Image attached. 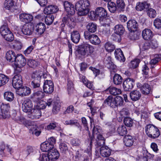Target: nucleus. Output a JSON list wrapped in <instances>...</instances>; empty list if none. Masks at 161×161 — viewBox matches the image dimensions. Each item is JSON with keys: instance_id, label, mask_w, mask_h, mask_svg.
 <instances>
[{"instance_id": "obj_62", "label": "nucleus", "mask_w": 161, "mask_h": 161, "mask_svg": "<svg viewBox=\"0 0 161 161\" xmlns=\"http://www.w3.org/2000/svg\"><path fill=\"white\" fill-rule=\"evenodd\" d=\"M65 124L67 125H76L78 126L79 124L76 120L71 119L65 121Z\"/></svg>"}, {"instance_id": "obj_6", "label": "nucleus", "mask_w": 161, "mask_h": 161, "mask_svg": "<svg viewBox=\"0 0 161 161\" xmlns=\"http://www.w3.org/2000/svg\"><path fill=\"white\" fill-rule=\"evenodd\" d=\"M9 103L4 104L0 102V118L6 119L10 116Z\"/></svg>"}, {"instance_id": "obj_19", "label": "nucleus", "mask_w": 161, "mask_h": 161, "mask_svg": "<svg viewBox=\"0 0 161 161\" xmlns=\"http://www.w3.org/2000/svg\"><path fill=\"white\" fill-rule=\"evenodd\" d=\"M58 10L59 9L57 6L51 5L47 6L44 8V12L47 14H51L56 13Z\"/></svg>"}, {"instance_id": "obj_61", "label": "nucleus", "mask_w": 161, "mask_h": 161, "mask_svg": "<svg viewBox=\"0 0 161 161\" xmlns=\"http://www.w3.org/2000/svg\"><path fill=\"white\" fill-rule=\"evenodd\" d=\"M8 34H7V35H6L3 37L4 38L6 41L8 42H11L14 40V37L13 34L11 32H8Z\"/></svg>"}, {"instance_id": "obj_33", "label": "nucleus", "mask_w": 161, "mask_h": 161, "mask_svg": "<svg viewBox=\"0 0 161 161\" xmlns=\"http://www.w3.org/2000/svg\"><path fill=\"white\" fill-rule=\"evenodd\" d=\"M104 103L105 105L114 108H115L114 105V98H113L112 96H109L104 101Z\"/></svg>"}, {"instance_id": "obj_3", "label": "nucleus", "mask_w": 161, "mask_h": 161, "mask_svg": "<svg viewBox=\"0 0 161 161\" xmlns=\"http://www.w3.org/2000/svg\"><path fill=\"white\" fill-rule=\"evenodd\" d=\"M14 63L15 72L20 73L22 70V68L26 64V61L25 58L21 54H18L16 56Z\"/></svg>"}, {"instance_id": "obj_7", "label": "nucleus", "mask_w": 161, "mask_h": 161, "mask_svg": "<svg viewBox=\"0 0 161 161\" xmlns=\"http://www.w3.org/2000/svg\"><path fill=\"white\" fill-rule=\"evenodd\" d=\"M84 36L85 39L88 40L92 44L97 45L100 43V40L96 35L92 34L89 32L85 31Z\"/></svg>"}, {"instance_id": "obj_58", "label": "nucleus", "mask_w": 161, "mask_h": 161, "mask_svg": "<svg viewBox=\"0 0 161 161\" xmlns=\"http://www.w3.org/2000/svg\"><path fill=\"white\" fill-rule=\"evenodd\" d=\"M10 31L6 25H2L0 28V32L2 35H5L6 32L8 33Z\"/></svg>"}, {"instance_id": "obj_46", "label": "nucleus", "mask_w": 161, "mask_h": 161, "mask_svg": "<svg viewBox=\"0 0 161 161\" xmlns=\"http://www.w3.org/2000/svg\"><path fill=\"white\" fill-rule=\"evenodd\" d=\"M105 48L106 50L109 52L113 51L115 49V46L110 42H107L105 44Z\"/></svg>"}, {"instance_id": "obj_9", "label": "nucleus", "mask_w": 161, "mask_h": 161, "mask_svg": "<svg viewBox=\"0 0 161 161\" xmlns=\"http://www.w3.org/2000/svg\"><path fill=\"white\" fill-rule=\"evenodd\" d=\"M12 84L14 87L17 89L20 88L22 86V77L19 74L15 75L13 78Z\"/></svg>"}, {"instance_id": "obj_15", "label": "nucleus", "mask_w": 161, "mask_h": 161, "mask_svg": "<svg viewBox=\"0 0 161 161\" xmlns=\"http://www.w3.org/2000/svg\"><path fill=\"white\" fill-rule=\"evenodd\" d=\"M34 29L36 34L41 35L45 31L46 26L44 23H39L34 26Z\"/></svg>"}, {"instance_id": "obj_36", "label": "nucleus", "mask_w": 161, "mask_h": 161, "mask_svg": "<svg viewBox=\"0 0 161 161\" xmlns=\"http://www.w3.org/2000/svg\"><path fill=\"white\" fill-rule=\"evenodd\" d=\"M100 134H102V130L101 127L97 125L94 126L92 130V134L93 137H91V139L92 138V141L96 136L99 135Z\"/></svg>"}, {"instance_id": "obj_48", "label": "nucleus", "mask_w": 161, "mask_h": 161, "mask_svg": "<svg viewBox=\"0 0 161 161\" xmlns=\"http://www.w3.org/2000/svg\"><path fill=\"white\" fill-rule=\"evenodd\" d=\"M109 92L110 94L114 96L120 94L121 93L120 89L114 87L109 88Z\"/></svg>"}, {"instance_id": "obj_5", "label": "nucleus", "mask_w": 161, "mask_h": 161, "mask_svg": "<svg viewBox=\"0 0 161 161\" xmlns=\"http://www.w3.org/2000/svg\"><path fill=\"white\" fill-rule=\"evenodd\" d=\"M24 124L26 127H29L30 128V133L36 136H39L41 134L40 129L34 122L26 120Z\"/></svg>"}, {"instance_id": "obj_49", "label": "nucleus", "mask_w": 161, "mask_h": 161, "mask_svg": "<svg viewBox=\"0 0 161 161\" xmlns=\"http://www.w3.org/2000/svg\"><path fill=\"white\" fill-rule=\"evenodd\" d=\"M14 6V2L13 0H5L4 3L5 8L7 9H10Z\"/></svg>"}, {"instance_id": "obj_42", "label": "nucleus", "mask_w": 161, "mask_h": 161, "mask_svg": "<svg viewBox=\"0 0 161 161\" xmlns=\"http://www.w3.org/2000/svg\"><path fill=\"white\" fill-rule=\"evenodd\" d=\"M11 151L8 145L5 146L4 143H2L0 145V154L3 156L4 155L5 152H9Z\"/></svg>"}, {"instance_id": "obj_30", "label": "nucleus", "mask_w": 161, "mask_h": 161, "mask_svg": "<svg viewBox=\"0 0 161 161\" xmlns=\"http://www.w3.org/2000/svg\"><path fill=\"white\" fill-rule=\"evenodd\" d=\"M134 142V139L132 136H126L124 138V142L126 147H131L133 145Z\"/></svg>"}, {"instance_id": "obj_60", "label": "nucleus", "mask_w": 161, "mask_h": 161, "mask_svg": "<svg viewBox=\"0 0 161 161\" xmlns=\"http://www.w3.org/2000/svg\"><path fill=\"white\" fill-rule=\"evenodd\" d=\"M150 47V43L148 42H143L140 45V48H142L143 50H147Z\"/></svg>"}, {"instance_id": "obj_51", "label": "nucleus", "mask_w": 161, "mask_h": 161, "mask_svg": "<svg viewBox=\"0 0 161 161\" xmlns=\"http://www.w3.org/2000/svg\"><path fill=\"white\" fill-rule=\"evenodd\" d=\"M54 16L52 14H47L45 18V21L46 24L48 25H51L54 20Z\"/></svg>"}, {"instance_id": "obj_2", "label": "nucleus", "mask_w": 161, "mask_h": 161, "mask_svg": "<svg viewBox=\"0 0 161 161\" xmlns=\"http://www.w3.org/2000/svg\"><path fill=\"white\" fill-rule=\"evenodd\" d=\"M94 48L91 45L84 43L79 47L78 52L82 57H86L91 56L94 52Z\"/></svg>"}, {"instance_id": "obj_4", "label": "nucleus", "mask_w": 161, "mask_h": 161, "mask_svg": "<svg viewBox=\"0 0 161 161\" xmlns=\"http://www.w3.org/2000/svg\"><path fill=\"white\" fill-rule=\"evenodd\" d=\"M145 131L147 136L152 138H158L160 135L159 130L157 127L153 125H147Z\"/></svg>"}, {"instance_id": "obj_35", "label": "nucleus", "mask_w": 161, "mask_h": 161, "mask_svg": "<svg viewBox=\"0 0 161 161\" xmlns=\"http://www.w3.org/2000/svg\"><path fill=\"white\" fill-rule=\"evenodd\" d=\"M114 33L117 35H122L124 33L125 29L121 25L118 24L115 26L114 28Z\"/></svg>"}, {"instance_id": "obj_26", "label": "nucleus", "mask_w": 161, "mask_h": 161, "mask_svg": "<svg viewBox=\"0 0 161 161\" xmlns=\"http://www.w3.org/2000/svg\"><path fill=\"white\" fill-rule=\"evenodd\" d=\"M100 153L103 157H107L110 155L111 151L108 147L102 146L100 148Z\"/></svg>"}, {"instance_id": "obj_31", "label": "nucleus", "mask_w": 161, "mask_h": 161, "mask_svg": "<svg viewBox=\"0 0 161 161\" xmlns=\"http://www.w3.org/2000/svg\"><path fill=\"white\" fill-rule=\"evenodd\" d=\"M19 90V94L22 96H25L30 94L31 89L28 87L24 86L18 89Z\"/></svg>"}, {"instance_id": "obj_28", "label": "nucleus", "mask_w": 161, "mask_h": 161, "mask_svg": "<svg viewBox=\"0 0 161 161\" xmlns=\"http://www.w3.org/2000/svg\"><path fill=\"white\" fill-rule=\"evenodd\" d=\"M68 144L65 142H61L59 144V148L61 153L65 154L68 151Z\"/></svg>"}, {"instance_id": "obj_41", "label": "nucleus", "mask_w": 161, "mask_h": 161, "mask_svg": "<svg viewBox=\"0 0 161 161\" xmlns=\"http://www.w3.org/2000/svg\"><path fill=\"white\" fill-rule=\"evenodd\" d=\"M9 80V78L8 76L0 74V87L7 83Z\"/></svg>"}, {"instance_id": "obj_1", "label": "nucleus", "mask_w": 161, "mask_h": 161, "mask_svg": "<svg viewBox=\"0 0 161 161\" xmlns=\"http://www.w3.org/2000/svg\"><path fill=\"white\" fill-rule=\"evenodd\" d=\"M90 3L87 0H80L75 4V9L78 11V14L80 15H85L89 12V8Z\"/></svg>"}, {"instance_id": "obj_43", "label": "nucleus", "mask_w": 161, "mask_h": 161, "mask_svg": "<svg viewBox=\"0 0 161 161\" xmlns=\"http://www.w3.org/2000/svg\"><path fill=\"white\" fill-rule=\"evenodd\" d=\"M41 75L39 72H34L32 74L31 81L41 82Z\"/></svg>"}, {"instance_id": "obj_14", "label": "nucleus", "mask_w": 161, "mask_h": 161, "mask_svg": "<svg viewBox=\"0 0 161 161\" xmlns=\"http://www.w3.org/2000/svg\"><path fill=\"white\" fill-rule=\"evenodd\" d=\"M64 6L65 10L68 13V15H72L75 13V9L74 5L71 3L65 1L64 3Z\"/></svg>"}, {"instance_id": "obj_17", "label": "nucleus", "mask_w": 161, "mask_h": 161, "mask_svg": "<svg viewBox=\"0 0 161 161\" xmlns=\"http://www.w3.org/2000/svg\"><path fill=\"white\" fill-rule=\"evenodd\" d=\"M94 15L95 16H98L100 18H105L107 16L106 10L102 7H98L95 10Z\"/></svg>"}, {"instance_id": "obj_59", "label": "nucleus", "mask_w": 161, "mask_h": 161, "mask_svg": "<svg viewBox=\"0 0 161 161\" xmlns=\"http://www.w3.org/2000/svg\"><path fill=\"white\" fill-rule=\"evenodd\" d=\"M27 64L30 67L34 68L37 66L38 63L34 60L31 59L28 61Z\"/></svg>"}, {"instance_id": "obj_10", "label": "nucleus", "mask_w": 161, "mask_h": 161, "mask_svg": "<svg viewBox=\"0 0 161 161\" xmlns=\"http://www.w3.org/2000/svg\"><path fill=\"white\" fill-rule=\"evenodd\" d=\"M135 80L134 79L130 78H128L124 81L123 87L125 91H130L133 87L135 84Z\"/></svg>"}, {"instance_id": "obj_27", "label": "nucleus", "mask_w": 161, "mask_h": 161, "mask_svg": "<svg viewBox=\"0 0 161 161\" xmlns=\"http://www.w3.org/2000/svg\"><path fill=\"white\" fill-rule=\"evenodd\" d=\"M130 96L132 101H136L138 100L141 97V94L138 91L134 90L130 92Z\"/></svg>"}, {"instance_id": "obj_57", "label": "nucleus", "mask_w": 161, "mask_h": 161, "mask_svg": "<svg viewBox=\"0 0 161 161\" xmlns=\"http://www.w3.org/2000/svg\"><path fill=\"white\" fill-rule=\"evenodd\" d=\"M60 108V104L57 102L55 103L53 105L52 109L53 114H57L59 112Z\"/></svg>"}, {"instance_id": "obj_8", "label": "nucleus", "mask_w": 161, "mask_h": 161, "mask_svg": "<svg viewBox=\"0 0 161 161\" xmlns=\"http://www.w3.org/2000/svg\"><path fill=\"white\" fill-rule=\"evenodd\" d=\"M54 88L53 83L51 80H44L43 87L44 92L48 94H51L53 92Z\"/></svg>"}, {"instance_id": "obj_40", "label": "nucleus", "mask_w": 161, "mask_h": 161, "mask_svg": "<svg viewBox=\"0 0 161 161\" xmlns=\"http://www.w3.org/2000/svg\"><path fill=\"white\" fill-rule=\"evenodd\" d=\"M3 96L4 99L8 102H12L14 99V94L11 92L7 91L5 92Z\"/></svg>"}, {"instance_id": "obj_20", "label": "nucleus", "mask_w": 161, "mask_h": 161, "mask_svg": "<svg viewBox=\"0 0 161 161\" xmlns=\"http://www.w3.org/2000/svg\"><path fill=\"white\" fill-rule=\"evenodd\" d=\"M153 34L152 31L148 29H144L142 32L143 38L146 40H149L153 37Z\"/></svg>"}, {"instance_id": "obj_55", "label": "nucleus", "mask_w": 161, "mask_h": 161, "mask_svg": "<svg viewBox=\"0 0 161 161\" xmlns=\"http://www.w3.org/2000/svg\"><path fill=\"white\" fill-rule=\"evenodd\" d=\"M147 11V15L151 18H154L156 15V11L152 8H148Z\"/></svg>"}, {"instance_id": "obj_16", "label": "nucleus", "mask_w": 161, "mask_h": 161, "mask_svg": "<svg viewBox=\"0 0 161 161\" xmlns=\"http://www.w3.org/2000/svg\"><path fill=\"white\" fill-rule=\"evenodd\" d=\"M127 25V28L130 32H134L137 30L138 25L137 22L135 20L133 19L129 20Z\"/></svg>"}, {"instance_id": "obj_50", "label": "nucleus", "mask_w": 161, "mask_h": 161, "mask_svg": "<svg viewBox=\"0 0 161 161\" xmlns=\"http://www.w3.org/2000/svg\"><path fill=\"white\" fill-rule=\"evenodd\" d=\"M140 62L139 59H136L132 61L129 64V66L130 68L135 69L137 68L139 65Z\"/></svg>"}, {"instance_id": "obj_37", "label": "nucleus", "mask_w": 161, "mask_h": 161, "mask_svg": "<svg viewBox=\"0 0 161 161\" xmlns=\"http://www.w3.org/2000/svg\"><path fill=\"white\" fill-rule=\"evenodd\" d=\"M41 150L43 152H48L50 150L53 149V148L52 147L51 145H50L47 142H45L41 144Z\"/></svg>"}, {"instance_id": "obj_23", "label": "nucleus", "mask_w": 161, "mask_h": 161, "mask_svg": "<svg viewBox=\"0 0 161 161\" xmlns=\"http://www.w3.org/2000/svg\"><path fill=\"white\" fill-rule=\"evenodd\" d=\"M28 113L27 116L28 118L31 119H38L42 114L40 110L37 109H34L32 112Z\"/></svg>"}, {"instance_id": "obj_44", "label": "nucleus", "mask_w": 161, "mask_h": 161, "mask_svg": "<svg viewBox=\"0 0 161 161\" xmlns=\"http://www.w3.org/2000/svg\"><path fill=\"white\" fill-rule=\"evenodd\" d=\"M122 78L119 75L117 74H115L113 78L114 83L116 85L121 84L122 82Z\"/></svg>"}, {"instance_id": "obj_39", "label": "nucleus", "mask_w": 161, "mask_h": 161, "mask_svg": "<svg viewBox=\"0 0 161 161\" xmlns=\"http://www.w3.org/2000/svg\"><path fill=\"white\" fill-rule=\"evenodd\" d=\"M124 101L122 97L120 96H117L114 97V105L115 108L118 106L123 105Z\"/></svg>"}, {"instance_id": "obj_52", "label": "nucleus", "mask_w": 161, "mask_h": 161, "mask_svg": "<svg viewBox=\"0 0 161 161\" xmlns=\"http://www.w3.org/2000/svg\"><path fill=\"white\" fill-rule=\"evenodd\" d=\"M124 124L128 127H131L132 126L133 123V120L130 118L125 117L123 120Z\"/></svg>"}, {"instance_id": "obj_47", "label": "nucleus", "mask_w": 161, "mask_h": 161, "mask_svg": "<svg viewBox=\"0 0 161 161\" xmlns=\"http://www.w3.org/2000/svg\"><path fill=\"white\" fill-rule=\"evenodd\" d=\"M44 96V92L42 91H38L33 94V97L34 98L37 99L38 100L43 98Z\"/></svg>"}, {"instance_id": "obj_22", "label": "nucleus", "mask_w": 161, "mask_h": 161, "mask_svg": "<svg viewBox=\"0 0 161 161\" xmlns=\"http://www.w3.org/2000/svg\"><path fill=\"white\" fill-rule=\"evenodd\" d=\"M115 58L121 62H124L125 60V58L123 52L120 48L115 49L114 52Z\"/></svg>"}, {"instance_id": "obj_45", "label": "nucleus", "mask_w": 161, "mask_h": 161, "mask_svg": "<svg viewBox=\"0 0 161 161\" xmlns=\"http://www.w3.org/2000/svg\"><path fill=\"white\" fill-rule=\"evenodd\" d=\"M117 131L120 136L125 137L126 136L125 135L127 132L125 127L123 125L119 127L117 129Z\"/></svg>"}, {"instance_id": "obj_13", "label": "nucleus", "mask_w": 161, "mask_h": 161, "mask_svg": "<svg viewBox=\"0 0 161 161\" xmlns=\"http://www.w3.org/2000/svg\"><path fill=\"white\" fill-rule=\"evenodd\" d=\"M74 19L72 15H66L65 17L63 18L62 22H65L70 28H74L75 25Z\"/></svg>"}, {"instance_id": "obj_18", "label": "nucleus", "mask_w": 161, "mask_h": 161, "mask_svg": "<svg viewBox=\"0 0 161 161\" xmlns=\"http://www.w3.org/2000/svg\"><path fill=\"white\" fill-rule=\"evenodd\" d=\"M11 117L13 120L20 124H25L26 121L25 119L23 116L17 115L15 111H14Z\"/></svg>"}, {"instance_id": "obj_11", "label": "nucleus", "mask_w": 161, "mask_h": 161, "mask_svg": "<svg viewBox=\"0 0 161 161\" xmlns=\"http://www.w3.org/2000/svg\"><path fill=\"white\" fill-rule=\"evenodd\" d=\"M33 104L30 99L25 100L22 103V110L25 113H30L32 108Z\"/></svg>"}, {"instance_id": "obj_34", "label": "nucleus", "mask_w": 161, "mask_h": 161, "mask_svg": "<svg viewBox=\"0 0 161 161\" xmlns=\"http://www.w3.org/2000/svg\"><path fill=\"white\" fill-rule=\"evenodd\" d=\"M149 6L150 4L146 2L139 3H137L136 8L137 11H141L144 9H147Z\"/></svg>"}, {"instance_id": "obj_24", "label": "nucleus", "mask_w": 161, "mask_h": 161, "mask_svg": "<svg viewBox=\"0 0 161 161\" xmlns=\"http://www.w3.org/2000/svg\"><path fill=\"white\" fill-rule=\"evenodd\" d=\"M48 154L49 158L53 161L58 159L59 156V153L54 148L49 151Z\"/></svg>"}, {"instance_id": "obj_64", "label": "nucleus", "mask_w": 161, "mask_h": 161, "mask_svg": "<svg viewBox=\"0 0 161 161\" xmlns=\"http://www.w3.org/2000/svg\"><path fill=\"white\" fill-rule=\"evenodd\" d=\"M39 159L41 161H49L51 160L48 157V154H42L41 155Z\"/></svg>"}, {"instance_id": "obj_12", "label": "nucleus", "mask_w": 161, "mask_h": 161, "mask_svg": "<svg viewBox=\"0 0 161 161\" xmlns=\"http://www.w3.org/2000/svg\"><path fill=\"white\" fill-rule=\"evenodd\" d=\"M34 26L31 24H28L24 25L22 29V32L26 35H30L34 31Z\"/></svg>"}, {"instance_id": "obj_21", "label": "nucleus", "mask_w": 161, "mask_h": 161, "mask_svg": "<svg viewBox=\"0 0 161 161\" xmlns=\"http://www.w3.org/2000/svg\"><path fill=\"white\" fill-rule=\"evenodd\" d=\"M19 19L22 22L29 23L32 20L33 16L31 15L28 14L22 13L19 15Z\"/></svg>"}, {"instance_id": "obj_32", "label": "nucleus", "mask_w": 161, "mask_h": 161, "mask_svg": "<svg viewBox=\"0 0 161 161\" xmlns=\"http://www.w3.org/2000/svg\"><path fill=\"white\" fill-rule=\"evenodd\" d=\"M16 58L15 54L12 51H8L6 54V58L9 62H12L14 61Z\"/></svg>"}, {"instance_id": "obj_38", "label": "nucleus", "mask_w": 161, "mask_h": 161, "mask_svg": "<svg viewBox=\"0 0 161 161\" xmlns=\"http://www.w3.org/2000/svg\"><path fill=\"white\" fill-rule=\"evenodd\" d=\"M86 28L89 33H94L96 31L97 29L96 24L93 22H90L86 26Z\"/></svg>"}, {"instance_id": "obj_53", "label": "nucleus", "mask_w": 161, "mask_h": 161, "mask_svg": "<svg viewBox=\"0 0 161 161\" xmlns=\"http://www.w3.org/2000/svg\"><path fill=\"white\" fill-rule=\"evenodd\" d=\"M108 7L109 11L111 13H114L116 10L117 7L115 3L111 2L108 3Z\"/></svg>"}, {"instance_id": "obj_29", "label": "nucleus", "mask_w": 161, "mask_h": 161, "mask_svg": "<svg viewBox=\"0 0 161 161\" xmlns=\"http://www.w3.org/2000/svg\"><path fill=\"white\" fill-rule=\"evenodd\" d=\"M142 94L147 95L150 93L151 91L150 86L147 83H144L139 87Z\"/></svg>"}, {"instance_id": "obj_25", "label": "nucleus", "mask_w": 161, "mask_h": 161, "mask_svg": "<svg viewBox=\"0 0 161 161\" xmlns=\"http://www.w3.org/2000/svg\"><path fill=\"white\" fill-rule=\"evenodd\" d=\"M71 41L75 43H78L80 39V36L78 31H74L71 33Z\"/></svg>"}, {"instance_id": "obj_54", "label": "nucleus", "mask_w": 161, "mask_h": 161, "mask_svg": "<svg viewBox=\"0 0 161 161\" xmlns=\"http://www.w3.org/2000/svg\"><path fill=\"white\" fill-rule=\"evenodd\" d=\"M117 7L121 11H123L125 8V4L123 0H117Z\"/></svg>"}, {"instance_id": "obj_63", "label": "nucleus", "mask_w": 161, "mask_h": 161, "mask_svg": "<svg viewBox=\"0 0 161 161\" xmlns=\"http://www.w3.org/2000/svg\"><path fill=\"white\" fill-rule=\"evenodd\" d=\"M153 24L155 27L158 29L161 28V20L160 19L158 18L155 19Z\"/></svg>"}, {"instance_id": "obj_56", "label": "nucleus", "mask_w": 161, "mask_h": 161, "mask_svg": "<svg viewBox=\"0 0 161 161\" xmlns=\"http://www.w3.org/2000/svg\"><path fill=\"white\" fill-rule=\"evenodd\" d=\"M160 60V58L158 55H156L154 58L151 60L150 64L151 65V68H153V66L157 64Z\"/></svg>"}]
</instances>
